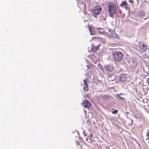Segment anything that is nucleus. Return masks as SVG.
<instances>
[{
  "label": "nucleus",
  "instance_id": "obj_1",
  "mask_svg": "<svg viewBox=\"0 0 149 149\" xmlns=\"http://www.w3.org/2000/svg\"><path fill=\"white\" fill-rule=\"evenodd\" d=\"M117 6L114 4L110 3L108 4V10L109 13V16L113 17L117 11Z\"/></svg>",
  "mask_w": 149,
  "mask_h": 149
},
{
  "label": "nucleus",
  "instance_id": "obj_2",
  "mask_svg": "<svg viewBox=\"0 0 149 149\" xmlns=\"http://www.w3.org/2000/svg\"><path fill=\"white\" fill-rule=\"evenodd\" d=\"M113 58L115 61L118 62L120 61L123 57V53L120 51H114L112 53Z\"/></svg>",
  "mask_w": 149,
  "mask_h": 149
},
{
  "label": "nucleus",
  "instance_id": "obj_3",
  "mask_svg": "<svg viewBox=\"0 0 149 149\" xmlns=\"http://www.w3.org/2000/svg\"><path fill=\"white\" fill-rule=\"evenodd\" d=\"M148 49L147 45L146 44H144L141 42H139V45L137 47V50L141 52L146 51Z\"/></svg>",
  "mask_w": 149,
  "mask_h": 149
},
{
  "label": "nucleus",
  "instance_id": "obj_4",
  "mask_svg": "<svg viewBox=\"0 0 149 149\" xmlns=\"http://www.w3.org/2000/svg\"><path fill=\"white\" fill-rule=\"evenodd\" d=\"M101 45V44L99 40L95 42L93 44L92 48L93 51L94 52H96L97 50L99 49V47Z\"/></svg>",
  "mask_w": 149,
  "mask_h": 149
},
{
  "label": "nucleus",
  "instance_id": "obj_5",
  "mask_svg": "<svg viewBox=\"0 0 149 149\" xmlns=\"http://www.w3.org/2000/svg\"><path fill=\"white\" fill-rule=\"evenodd\" d=\"M102 10V8L100 6L97 5L95 6L92 11L93 13L95 15H99Z\"/></svg>",
  "mask_w": 149,
  "mask_h": 149
},
{
  "label": "nucleus",
  "instance_id": "obj_6",
  "mask_svg": "<svg viewBox=\"0 0 149 149\" xmlns=\"http://www.w3.org/2000/svg\"><path fill=\"white\" fill-rule=\"evenodd\" d=\"M114 68V67L111 64L106 65L104 67V70L108 72H111Z\"/></svg>",
  "mask_w": 149,
  "mask_h": 149
},
{
  "label": "nucleus",
  "instance_id": "obj_7",
  "mask_svg": "<svg viewBox=\"0 0 149 149\" xmlns=\"http://www.w3.org/2000/svg\"><path fill=\"white\" fill-rule=\"evenodd\" d=\"M127 76L125 74H122L120 76L119 81L122 82H125L127 80Z\"/></svg>",
  "mask_w": 149,
  "mask_h": 149
},
{
  "label": "nucleus",
  "instance_id": "obj_8",
  "mask_svg": "<svg viewBox=\"0 0 149 149\" xmlns=\"http://www.w3.org/2000/svg\"><path fill=\"white\" fill-rule=\"evenodd\" d=\"M82 105L86 107H89L91 106V104L88 100H85L83 102Z\"/></svg>",
  "mask_w": 149,
  "mask_h": 149
},
{
  "label": "nucleus",
  "instance_id": "obj_9",
  "mask_svg": "<svg viewBox=\"0 0 149 149\" xmlns=\"http://www.w3.org/2000/svg\"><path fill=\"white\" fill-rule=\"evenodd\" d=\"M84 83L83 85V89L86 91H87L88 90V86L87 84V81H86V79L84 80Z\"/></svg>",
  "mask_w": 149,
  "mask_h": 149
},
{
  "label": "nucleus",
  "instance_id": "obj_10",
  "mask_svg": "<svg viewBox=\"0 0 149 149\" xmlns=\"http://www.w3.org/2000/svg\"><path fill=\"white\" fill-rule=\"evenodd\" d=\"M109 35L111 37L116 39L119 38V36L118 35L116 34L114 32H111L109 34Z\"/></svg>",
  "mask_w": 149,
  "mask_h": 149
},
{
  "label": "nucleus",
  "instance_id": "obj_11",
  "mask_svg": "<svg viewBox=\"0 0 149 149\" xmlns=\"http://www.w3.org/2000/svg\"><path fill=\"white\" fill-rule=\"evenodd\" d=\"M120 6L122 7H124L126 9H127V3L126 1H123Z\"/></svg>",
  "mask_w": 149,
  "mask_h": 149
},
{
  "label": "nucleus",
  "instance_id": "obj_12",
  "mask_svg": "<svg viewBox=\"0 0 149 149\" xmlns=\"http://www.w3.org/2000/svg\"><path fill=\"white\" fill-rule=\"evenodd\" d=\"M87 27H88V29H89L91 35H94L95 34V31L93 28L90 27L89 26H87Z\"/></svg>",
  "mask_w": 149,
  "mask_h": 149
},
{
  "label": "nucleus",
  "instance_id": "obj_13",
  "mask_svg": "<svg viewBox=\"0 0 149 149\" xmlns=\"http://www.w3.org/2000/svg\"><path fill=\"white\" fill-rule=\"evenodd\" d=\"M102 98L104 99L109 100L110 99V97L108 95H104L102 97Z\"/></svg>",
  "mask_w": 149,
  "mask_h": 149
},
{
  "label": "nucleus",
  "instance_id": "obj_14",
  "mask_svg": "<svg viewBox=\"0 0 149 149\" xmlns=\"http://www.w3.org/2000/svg\"><path fill=\"white\" fill-rule=\"evenodd\" d=\"M118 110L117 109H115L114 110L112 111V113L113 114H117L118 112Z\"/></svg>",
  "mask_w": 149,
  "mask_h": 149
},
{
  "label": "nucleus",
  "instance_id": "obj_15",
  "mask_svg": "<svg viewBox=\"0 0 149 149\" xmlns=\"http://www.w3.org/2000/svg\"><path fill=\"white\" fill-rule=\"evenodd\" d=\"M146 135L147 136H148V138L146 139V140H147L149 138V132L147 133Z\"/></svg>",
  "mask_w": 149,
  "mask_h": 149
},
{
  "label": "nucleus",
  "instance_id": "obj_16",
  "mask_svg": "<svg viewBox=\"0 0 149 149\" xmlns=\"http://www.w3.org/2000/svg\"><path fill=\"white\" fill-rule=\"evenodd\" d=\"M129 1L130 3H134V1L133 0H129Z\"/></svg>",
  "mask_w": 149,
  "mask_h": 149
},
{
  "label": "nucleus",
  "instance_id": "obj_17",
  "mask_svg": "<svg viewBox=\"0 0 149 149\" xmlns=\"http://www.w3.org/2000/svg\"><path fill=\"white\" fill-rule=\"evenodd\" d=\"M103 16V15H102L101 16V19H102V20H105L106 19V17H105L104 18H102V17Z\"/></svg>",
  "mask_w": 149,
  "mask_h": 149
},
{
  "label": "nucleus",
  "instance_id": "obj_18",
  "mask_svg": "<svg viewBox=\"0 0 149 149\" xmlns=\"http://www.w3.org/2000/svg\"><path fill=\"white\" fill-rule=\"evenodd\" d=\"M119 97L120 99H121V100H123V99H124V98L123 97H121L120 96H119Z\"/></svg>",
  "mask_w": 149,
  "mask_h": 149
},
{
  "label": "nucleus",
  "instance_id": "obj_19",
  "mask_svg": "<svg viewBox=\"0 0 149 149\" xmlns=\"http://www.w3.org/2000/svg\"><path fill=\"white\" fill-rule=\"evenodd\" d=\"M147 80H148V83L149 84V78H148Z\"/></svg>",
  "mask_w": 149,
  "mask_h": 149
},
{
  "label": "nucleus",
  "instance_id": "obj_20",
  "mask_svg": "<svg viewBox=\"0 0 149 149\" xmlns=\"http://www.w3.org/2000/svg\"><path fill=\"white\" fill-rule=\"evenodd\" d=\"M79 1H80L81 0H79Z\"/></svg>",
  "mask_w": 149,
  "mask_h": 149
}]
</instances>
